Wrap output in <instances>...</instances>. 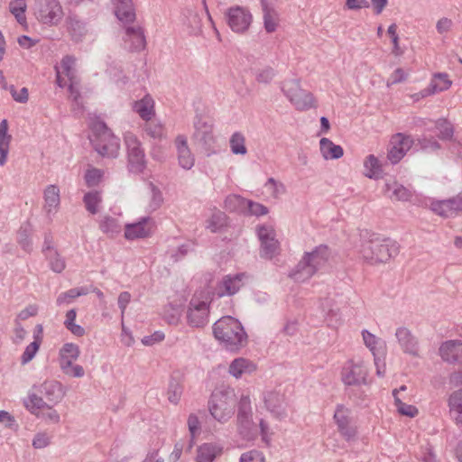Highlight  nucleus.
Wrapping results in <instances>:
<instances>
[{"label": "nucleus", "mask_w": 462, "mask_h": 462, "mask_svg": "<svg viewBox=\"0 0 462 462\" xmlns=\"http://www.w3.org/2000/svg\"><path fill=\"white\" fill-rule=\"evenodd\" d=\"M213 333L215 337L230 351L240 349L247 340L241 323L230 316L218 319L213 326Z\"/></svg>", "instance_id": "obj_1"}, {"label": "nucleus", "mask_w": 462, "mask_h": 462, "mask_svg": "<svg viewBox=\"0 0 462 462\" xmlns=\"http://www.w3.org/2000/svg\"><path fill=\"white\" fill-rule=\"evenodd\" d=\"M330 257L329 248L325 245H319L311 252H307L291 272L290 276L298 282H303L310 279L318 271L322 269Z\"/></svg>", "instance_id": "obj_2"}, {"label": "nucleus", "mask_w": 462, "mask_h": 462, "mask_svg": "<svg viewBox=\"0 0 462 462\" xmlns=\"http://www.w3.org/2000/svg\"><path fill=\"white\" fill-rule=\"evenodd\" d=\"M399 253V245L391 239H371L362 245L360 254L370 263H385Z\"/></svg>", "instance_id": "obj_3"}, {"label": "nucleus", "mask_w": 462, "mask_h": 462, "mask_svg": "<svg viewBox=\"0 0 462 462\" xmlns=\"http://www.w3.org/2000/svg\"><path fill=\"white\" fill-rule=\"evenodd\" d=\"M91 127L94 134L91 142L96 152L103 157H117L120 150L119 139L102 121L94 122Z\"/></svg>", "instance_id": "obj_4"}, {"label": "nucleus", "mask_w": 462, "mask_h": 462, "mask_svg": "<svg viewBox=\"0 0 462 462\" xmlns=\"http://www.w3.org/2000/svg\"><path fill=\"white\" fill-rule=\"evenodd\" d=\"M282 91L298 111H307L316 107L313 95L301 88L300 80L297 79L284 80L282 84Z\"/></svg>", "instance_id": "obj_5"}, {"label": "nucleus", "mask_w": 462, "mask_h": 462, "mask_svg": "<svg viewBox=\"0 0 462 462\" xmlns=\"http://www.w3.org/2000/svg\"><path fill=\"white\" fill-rule=\"evenodd\" d=\"M194 142L200 146L207 156L216 154L218 151L217 138L214 134L213 124L199 117L194 122Z\"/></svg>", "instance_id": "obj_6"}, {"label": "nucleus", "mask_w": 462, "mask_h": 462, "mask_svg": "<svg viewBox=\"0 0 462 462\" xmlns=\"http://www.w3.org/2000/svg\"><path fill=\"white\" fill-rule=\"evenodd\" d=\"M33 14L42 24L55 26L60 23L64 13L59 0H35Z\"/></svg>", "instance_id": "obj_7"}, {"label": "nucleus", "mask_w": 462, "mask_h": 462, "mask_svg": "<svg viewBox=\"0 0 462 462\" xmlns=\"http://www.w3.org/2000/svg\"><path fill=\"white\" fill-rule=\"evenodd\" d=\"M369 370L362 358H353L345 363L341 370V380L346 385H362L368 382Z\"/></svg>", "instance_id": "obj_8"}, {"label": "nucleus", "mask_w": 462, "mask_h": 462, "mask_svg": "<svg viewBox=\"0 0 462 462\" xmlns=\"http://www.w3.org/2000/svg\"><path fill=\"white\" fill-rule=\"evenodd\" d=\"M125 143L127 150L129 171L134 173L143 172L146 166V160L140 141L134 134L126 133Z\"/></svg>", "instance_id": "obj_9"}, {"label": "nucleus", "mask_w": 462, "mask_h": 462, "mask_svg": "<svg viewBox=\"0 0 462 462\" xmlns=\"http://www.w3.org/2000/svg\"><path fill=\"white\" fill-rule=\"evenodd\" d=\"M257 236L261 242L260 255L263 258L272 259L279 251V242L273 225L263 224L257 226Z\"/></svg>", "instance_id": "obj_10"}, {"label": "nucleus", "mask_w": 462, "mask_h": 462, "mask_svg": "<svg viewBox=\"0 0 462 462\" xmlns=\"http://www.w3.org/2000/svg\"><path fill=\"white\" fill-rule=\"evenodd\" d=\"M209 307L207 300L193 296L187 310L188 324L193 328H203L208 323Z\"/></svg>", "instance_id": "obj_11"}, {"label": "nucleus", "mask_w": 462, "mask_h": 462, "mask_svg": "<svg viewBox=\"0 0 462 462\" xmlns=\"http://www.w3.org/2000/svg\"><path fill=\"white\" fill-rule=\"evenodd\" d=\"M226 21L231 30L237 33H243L250 27L253 15L251 12L240 5L232 6L226 13Z\"/></svg>", "instance_id": "obj_12"}, {"label": "nucleus", "mask_w": 462, "mask_h": 462, "mask_svg": "<svg viewBox=\"0 0 462 462\" xmlns=\"http://www.w3.org/2000/svg\"><path fill=\"white\" fill-rule=\"evenodd\" d=\"M124 47L131 51H141L146 46L143 29L139 25L125 24L123 35Z\"/></svg>", "instance_id": "obj_13"}, {"label": "nucleus", "mask_w": 462, "mask_h": 462, "mask_svg": "<svg viewBox=\"0 0 462 462\" xmlns=\"http://www.w3.org/2000/svg\"><path fill=\"white\" fill-rule=\"evenodd\" d=\"M412 140L402 134H394L390 142L387 158L393 163L399 162L406 152L411 148Z\"/></svg>", "instance_id": "obj_14"}, {"label": "nucleus", "mask_w": 462, "mask_h": 462, "mask_svg": "<svg viewBox=\"0 0 462 462\" xmlns=\"http://www.w3.org/2000/svg\"><path fill=\"white\" fill-rule=\"evenodd\" d=\"M174 147L179 166L183 170H190L195 164V155L189 146L188 138L178 134L174 139Z\"/></svg>", "instance_id": "obj_15"}, {"label": "nucleus", "mask_w": 462, "mask_h": 462, "mask_svg": "<svg viewBox=\"0 0 462 462\" xmlns=\"http://www.w3.org/2000/svg\"><path fill=\"white\" fill-rule=\"evenodd\" d=\"M430 208L439 216L451 217L462 211V193L445 200L433 201Z\"/></svg>", "instance_id": "obj_16"}, {"label": "nucleus", "mask_w": 462, "mask_h": 462, "mask_svg": "<svg viewBox=\"0 0 462 462\" xmlns=\"http://www.w3.org/2000/svg\"><path fill=\"white\" fill-rule=\"evenodd\" d=\"M154 222L149 217H142L138 222L126 224L125 227V237L127 240L144 238L153 231Z\"/></svg>", "instance_id": "obj_17"}, {"label": "nucleus", "mask_w": 462, "mask_h": 462, "mask_svg": "<svg viewBox=\"0 0 462 462\" xmlns=\"http://www.w3.org/2000/svg\"><path fill=\"white\" fill-rule=\"evenodd\" d=\"M439 356L448 364L462 363V341L450 339L442 342L439 347Z\"/></svg>", "instance_id": "obj_18"}, {"label": "nucleus", "mask_w": 462, "mask_h": 462, "mask_svg": "<svg viewBox=\"0 0 462 462\" xmlns=\"http://www.w3.org/2000/svg\"><path fill=\"white\" fill-rule=\"evenodd\" d=\"M334 419L340 433L346 440L352 439L356 435V428L353 425V417L347 406H338L334 412Z\"/></svg>", "instance_id": "obj_19"}, {"label": "nucleus", "mask_w": 462, "mask_h": 462, "mask_svg": "<svg viewBox=\"0 0 462 462\" xmlns=\"http://www.w3.org/2000/svg\"><path fill=\"white\" fill-rule=\"evenodd\" d=\"M75 65L76 59L67 55L61 60L60 66L55 67L56 82L60 88L67 86V81L64 79L63 76L68 78V81L77 80Z\"/></svg>", "instance_id": "obj_20"}, {"label": "nucleus", "mask_w": 462, "mask_h": 462, "mask_svg": "<svg viewBox=\"0 0 462 462\" xmlns=\"http://www.w3.org/2000/svg\"><path fill=\"white\" fill-rule=\"evenodd\" d=\"M245 273L228 274L223 277L217 286V294L219 297L236 294L244 285Z\"/></svg>", "instance_id": "obj_21"}, {"label": "nucleus", "mask_w": 462, "mask_h": 462, "mask_svg": "<svg viewBox=\"0 0 462 462\" xmlns=\"http://www.w3.org/2000/svg\"><path fill=\"white\" fill-rule=\"evenodd\" d=\"M43 210L51 220L58 212L60 204V189L56 185H48L43 191Z\"/></svg>", "instance_id": "obj_22"}, {"label": "nucleus", "mask_w": 462, "mask_h": 462, "mask_svg": "<svg viewBox=\"0 0 462 462\" xmlns=\"http://www.w3.org/2000/svg\"><path fill=\"white\" fill-rule=\"evenodd\" d=\"M116 18L124 24L134 22L136 18L134 5L132 0H113Z\"/></svg>", "instance_id": "obj_23"}, {"label": "nucleus", "mask_w": 462, "mask_h": 462, "mask_svg": "<svg viewBox=\"0 0 462 462\" xmlns=\"http://www.w3.org/2000/svg\"><path fill=\"white\" fill-rule=\"evenodd\" d=\"M395 337L404 353L414 356L418 355V341L410 329L400 327L396 329Z\"/></svg>", "instance_id": "obj_24"}, {"label": "nucleus", "mask_w": 462, "mask_h": 462, "mask_svg": "<svg viewBox=\"0 0 462 462\" xmlns=\"http://www.w3.org/2000/svg\"><path fill=\"white\" fill-rule=\"evenodd\" d=\"M260 3L263 12L264 30L268 33L274 32L279 25V14L275 9L274 5L269 0H260Z\"/></svg>", "instance_id": "obj_25"}, {"label": "nucleus", "mask_w": 462, "mask_h": 462, "mask_svg": "<svg viewBox=\"0 0 462 462\" xmlns=\"http://www.w3.org/2000/svg\"><path fill=\"white\" fill-rule=\"evenodd\" d=\"M39 392L43 396L44 404L46 402H60L65 394L62 385L57 381L44 382L39 386Z\"/></svg>", "instance_id": "obj_26"}, {"label": "nucleus", "mask_w": 462, "mask_h": 462, "mask_svg": "<svg viewBox=\"0 0 462 462\" xmlns=\"http://www.w3.org/2000/svg\"><path fill=\"white\" fill-rule=\"evenodd\" d=\"M223 448L214 443H204L198 447L196 462H214L222 454Z\"/></svg>", "instance_id": "obj_27"}, {"label": "nucleus", "mask_w": 462, "mask_h": 462, "mask_svg": "<svg viewBox=\"0 0 462 462\" xmlns=\"http://www.w3.org/2000/svg\"><path fill=\"white\" fill-rule=\"evenodd\" d=\"M452 81L446 73H437L433 76L428 88L420 91L421 97H426L430 95L445 91L450 88Z\"/></svg>", "instance_id": "obj_28"}, {"label": "nucleus", "mask_w": 462, "mask_h": 462, "mask_svg": "<svg viewBox=\"0 0 462 462\" xmlns=\"http://www.w3.org/2000/svg\"><path fill=\"white\" fill-rule=\"evenodd\" d=\"M361 335L364 345L370 350L374 357H376L381 354H384L385 342L382 338L378 337L367 329H363L361 331Z\"/></svg>", "instance_id": "obj_29"}, {"label": "nucleus", "mask_w": 462, "mask_h": 462, "mask_svg": "<svg viewBox=\"0 0 462 462\" xmlns=\"http://www.w3.org/2000/svg\"><path fill=\"white\" fill-rule=\"evenodd\" d=\"M27 408L32 414L46 424H55L60 421V414L53 406H27Z\"/></svg>", "instance_id": "obj_30"}, {"label": "nucleus", "mask_w": 462, "mask_h": 462, "mask_svg": "<svg viewBox=\"0 0 462 462\" xmlns=\"http://www.w3.org/2000/svg\"><path fill=\"white\" fill-rule=\"evenodd\" d=\"M12 135L8 133V122L3 119L0 122V166H4L8 158Z\"/></svg>", "instance_id": "obj_31"}, {"label": "nucleus", "mask_w": 462, "mask_h": 462, "mask_svg": "<svg viewBox=\"0 0 462 462\" xmlns=\"http://www.w3.org/2000/svg\"><path fill=\"white\" fill-rule=\"evenodd\" d=\"M255 369L256 365L252 361L239 357L231 362L228 372L232 376L240 378L243 374L254 372Z\"/></svg>", "instance_id": "obj_32"}, {"label": "nucleus", "mask_w": 462, "mask_h": 462, "mask_svg": "<svg viewBox=\"0 0 462 462\" xmlns=\"http://www.w3.org/2000/svg\"><path fill=\"white\" fill-rule=\"evenodd\" d=\"M319 150L325 160H337L343 156L344 151L340 145L335 144L328 138L323 137L319 140Z\"/></svg>", "instance_id": "obj_33"}, {"label": "nucleus", "mask_w": 462, "mask_h": 462, "mask_svg": "<svg viewBox=\"0 0 462 462\" xmlns=\"http://www.w3.org/2000/svg\"><path fill=\"white\" fill-rule=\"evenodd\" d=\"M133 109L142 119L149 121L154 116V101L151 96L146 95L134 102Z\"/></svg>", "instance_id": "obj_34"}, {"label": "nucleus", "mask_w": 462, "mask_h": 462, "mask_svg": "<svg viewBox=\"0 0 462 462\" xmlns=\"http://www.w3.org/2000/svg\"><path fill=\"white\" fill-rule=\"evenodd\" d=\"M385 192L391 199L394 200L407 201L412 196L411 191L408 188L396 181L387 182L385 184Z\"/></svg>", "instance_id": "obj_35"}, {"label": "nucleus", "mask_w": 462, "mask_h": 462, "mask_svg": "<svg viewBox=\"0 0 462 462\" xmlns=\"http://www.w3.org/2000/svg\"><path fill=\"white\" fill-rule=\"evenodd\" d=\"M182 307L179 303H168L162 311V319L170 325H177L181 317Z\"/></svg>", "instance_id": "obj_36"}, {"label": "nucleus", "mask_w": 462, "mask_h": 462, "mask_svg": "<svg viewBox=\"0 0 462 462\" xmlns=\"http://www.w3.org/2000/svg\"><path fill=\"white\" fill-rule=\"evenodd\" d=\"M247 200L248 199L243 198L240 195L230 194L225 199V202H224L225 208L231 212H237L240 214H245Z\"/></svg>", "instance_id": "obj_37"}, {"label": "nucleus", "mask_w": 462, "mask_h": 462, "mask_svg": "<svg viewBox=\"0 0 462 462\" xmlns=\"http://www.w3.org/2000/svg\"><path fill=\"white\" fill-rule=\"evenodd\" d=\"M365 175L369 179H379L382 177V166L379 160L373 154L368 155L365 162Z\"/></svg>", "instance_id": "obj_38"}, {"label": "nucleus", "mask_w": 462, "mask_h": 462, "mask_svg": "<svg viewBox=\"0 0 462 462\" xmlns=\"http://www.w3.org/2000/svg\"><path fill=\"white\" fill-rule=\"evenodd\" d=\"M226 222V216L220 210H214L205 222V227L212 233L219 231Z\"/></svg>", "instance_id": "obj_39"}, {"label": "nucleus", "mask_w": 462, "mask_h": 462, "mask_svg": "<svg viewBox=\"0 0 462 462\" xmlns=\"http://www.w3.org/2000/svg\"><path fill=\"white\" fill-rule=\"evenodd\" d=\"M60 365L69 366L79 356V348L72 343L65 344L60 351Z\"/></svg>", "instance_id": "obj_40"}, {"label": "nucleus", "mask_w": 462, "mask_h": 462, "mask_svg": "<svg viewBox=\"0 0 462 462\" xmlns=\"http://www.w3.org/2000/svg\"><path fill=\"white\" fill-rule=\"evenodd\" d=\"M27 9L26 0H13L9 4V11L15 17L16 21L26 25L25 11Z\"/></svg>", "instance_id": "obj_41"}, {"label": "nucleus", "mask_w": 462, "mask_h": 462, "mask_svg": "<svg viewBox=\"0 0 462 462\" xmlns=\"http://www.w3.org/2000/svg\"><path fill=\"white\" fill-rule=\"evenodd\" d=\"M231 152L236 155H245L247 149L245 146V137L241 132H235L229 139Z\"/></svg>", "instance_id": "obj_42"}, {"label": "nucleus", "mask_w": 462, "mask_h": 462, "mask_svg": "<svg viewBox=\"0 0 462 462\" xmlns=\"http://www.w3.org/2000/svg\"><path fill=\"white\" fill-rule=\"evenodd\" d=\"M83 201L89 213L97 214L102 202V196L98 191H90L84 195Z\"/></svg>", "instance_id": "obj_43"}, {"label": "nucleus", "mask_w": 462, "mask_h": 462, "mask_svg": "<svg viewBox=\"0 0 462 462\" xmlns=\"http://www.w3.org/2000/svg\"><path fill=\"white\" fill-rule=\"evenodd\" d=\"M99 227L101 231L109 236H114L116 234L120 233L121 231V224L115 217L105 216L100 223Z\"/></svg>", "instance_id": "obj_44"}, {"label": "nucleus", "mask_w": 462, "mask_h": 462, "mask_svg": "<svg viewBox=\"0 0 462 462\" xmlns=\"http://www.w3.org/2000/svg\"><path fill=\"white\" fill-rule=\"evenodd\" d=\"M143 129L145 133L153 139H162L165 136L164 126L158 120L146 121Z\"/></svg>", "instance_id": "obj_45"}, {"label": "nucleus", "mask_w": 462, "mask_h": 462, "mask_svg": "<svg viewBox=\"0 0 462 462\" xmlns=\"http://www.w3.org/2000/svg\"><path fill=\"white\" fill-rule=\"evenodd\" d=\"M237 420L243 433L251 429L253 425L251 406H240Z\"/></svg>", "instance_id": "obj_46"}, {"label": "nucleus", "mask_w": 462, "mask_h": 462, "mask_svg": "<svg viewBox=\"0 0 462 462\" xmlns=\"http://www.w3.org/2000/svg\"><path fill=\"white\" fill-rule=\"evenodd\" d=\"M87 293L88 290L85 288L70 289L65 292L60 293L57 298L56 303L59 306L69 304L74 299L82 295H86Z\"/></svg>", "instance_id": "obj_47"}, {"label": "nucleus", "mask_w": 462, "mask_h": 462, "mask_svg": "<svg viewBox=\"0 0 462 462\" xmlns=\"http://www.w3.org/2000/svg\"><path fill=\"white\" fill-rule=\"evenodd\" d=\"M209 411L211 416L219 422L226 421L234 413L231 406H211Z\"/></svg>", "instance_id": "obj_48"}, {"label": "nucleus", "mask_w": 462, "mask_h": 462, "mask_svg": "<svg viewBox=\"0 0 462 462\" xmlns=\"http://www.w3.org/2000/svg\"><path fill=\"white\" fill-rule=\"evenodd\" d=\"M149 189H150L149 210L155 211L162 206V204L163 202L162 193L152 183L149 184Z\"/></svg>", "instance_id": "obj_49"}, {"label": "nucleus", "mask_w": 462, "mask_h": 462, "mask_svg": "<svg viewBox=\"0 0 462 462\" xmlns=\"http://www.w3.org/2000/svg\"><path fill=\"white\" fill-rule=\"evenodd\" d=\"M104 171L100 169L89 167L85 173V181L88 187L97 186L103 179Z\"/></svg>", "instance_id": "obj_50"}, {"label": "nucleus", "mask_w": 462, "mask_h": 462, "mask_svg": "<svg viewBox=\"0 0 462 462\" xmlns=\"http://www.w3.org/2000/svg\"><path fill=\"white\" fill-rule=\"evenodd\" d=\"M435 127L439 130V137L441 140H448L453 136V126L446 119L440 118L435 123Z\"/></svg>", "instance_id": "obj_51"}, {"label": "nucleus", "mask_w": 462, "mask_h": 462, "mask_svg": "<svg viewBox=\"0 0 462 462\" xmlns=\"http://www.w3.org/2000/svg\"><path fill=\"white\" fill-rule=\"evenodd\" d=\"M234 395V390L230 387L221 386L216 388L212 393V402H228Z\"/></svg>", "instance_id": "obj_52"}, {"label": "nucleus", "mask_w": 462, "mask_h": 462, "mask_svg": "<svg viewBox=\"0 0 462 462\" xmlns=\"http://www.w3.org/2000/svg\"><path fill=\"white\" fill-rule=\"evenodd\" d=\"M40 345L41 338L39 337H35L34 341L26 346L24 352L22 355L21 362L23 365H25L33 359L39 350Z\"/></svg>", "instance_id": "obj_53"}, {"label": "nucleus", "mask_w": 462, "mask_h": 462, "mask_svg": "<svg viewBox=\"0 0 462 462\" xmlns=\"http://www.w3.org/2000/svg\"><path fill=\"white\" fill-rule=\"evenodd\" d=\"M264 187L270 191L271 195L275 199L279 198L281 195H283L286 192L285 185L273 178H269L265 182Z\"/></svg>", "instance_id": "obj_54"}, {"label": "nucleus", "mask_w": 462, "mask_h": 462, "mask_svg": "<svg viewBox=\"0 0 462 462\" xmlns=\"http://www.w3.org/2000/svg\"><path fill=\"white\" fill-rule=\"evenodd\" d=\"M51 439L52 435L45 431H40L34 435L32 445L35 449H42L51 444Z\"/></svg>", "instance_id": "obj_55"}, {"label": "nucleus", "mask_w": 462, "mask_h": 462, "mask_svg": "<svg viewBox=\"0 0 462 462\" xmlns=\"http://www.w3.org/2000/svg\"><path fill=\"white\" fill-rule=\"evenodd\" d=\"M268 208L264 205L254 202L253 200L248 199L246 204L245 212L244 215H251V216H264L268 213Z\"/></svg>", "instance_id": "obj_56"}, {"label": "nucleus", "mask_w": 462, "mask_h": 462, "mask_svg": "<svg viewBox=\"0 0 462 462\" xmlns=\"http://www.w3.org/2000/svg\"><path fill=\"white\" fill-rule=\"evenodd\" d=\"M46 256L49 259L50 266L53 272L60 273L65 269V261L56 251H51V254H47Z\"/></svg>", "instance_id": "obj_57"}, {"label": "nucleus", "mask_w": 462, "mask_h": 462, "mask_svg": "<svg viewBox=\"0 0 462 462\" xmlns=\"http://www.w3.org/2000/svg\"><path fill=\"white\" fill-rule=\"evenodd\" d=\"M17 240L19 245L23 250L30 252L32 250V242L30 239V229L26 226H22L17 235Z\"/></svg>", "instance_id": "obj_58"}, {"label": "nucleus", "mask_w": 462, "mask_h": 462, "mask_svg": "<svg viewBox=\"0 0 462 462\" xmlns=\"http://www.w3.org/2000/svg\"><path fill=\"white\" fill-rule=\"evenodd\" d=\"M275 76V71L271 67H265L258 69L255 73V79L259 83H270Z\"/></svg>", "instance_id": "obj_59"}, {"label": "nucleus", "mask_w": 462, "mask_h": 462, "mask_svg": "<svg viewBox=\"0 0 462 462\" xmlns=\"http://www.w3.org/2000/svg\"><path fill=\"white\" fill-rule=\"evenodd\" d=\"M408 75L409 73L406 72L403 69L398 68L388 78L386 86L389 88L393 85L404 82L407 79Z\"/></svg>", "instance_id": "obj_60"}, {"label": "nucleus", "mask_w": 462, "mask_h": 462, "mask_svg": "<svg viewBox=\"0 0 462 462\" xmlns=\"http://www.w3.org/2000/svg\"><path fill=\"white\" fill-rule=\"evenodd\" d=\"M187 25L190 28L191 33H198L201 29V18L197 13L189 12L186 20Z\"/></svg>", "instance_id": "obj_61"}, {"label": "nucleus", "mask_w": 462, "mask_h": 462, "mask_svg": "<svg viewBox=\"0 0 462 462\" xmlns=\"http://www.w3.org/2000/svg\"><path fill=\"white\" fill-rule=\"evenodd\" d=\"M265 458L262 452L253 449L241 455L239 462H264Z\"/></svg>", "instance_id": "obj_62"}, {"label": "nucleus", "mask_w": 462, "mask_h": 462, "mask_svg": "<svg viewBox=\"0 0 462 462\" xmlns=\"http://www.w3.org/2000/svg\"><path fill=\"white\" fill-rule=\"evenodd\" d=\"M387 32L392 38V42L393 45V53L396 56L402 55V51L401 50L400 45H399V36L397 34V25L395 23H392L388 27Z\"/></svg>", "instance_id": "obj_63"}, {"label": "nucleus", "mask_w": 462, "mask_h": 462, "mask_svg": "<svg viewBox=\"0 0 462 462\" xmlns=\"http://www.w3.org/2000/svg\"><path fill=\"white\" fill-rule=\"evenodd\" d=\"M0 423L14 431H16L19 428V425L17 424L14 417L5 411H0Z\"/></svg>", "instance_id": "obj_64"}]
</instances>
